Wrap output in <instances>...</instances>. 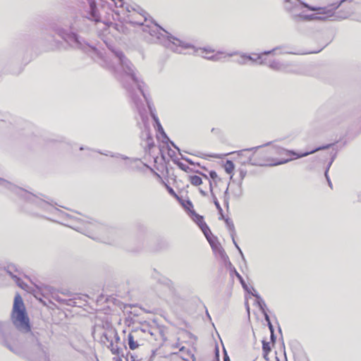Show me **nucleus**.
<instances>
[{"instance_id":"28","label":"nucleus","mask_w":361,"mask_h":361,"mask_svg":"<svg viewBox=\"0 0 361 361\" xmlns=\"http://www.w3.org/2000/svg\"><path fill=\"white\" fill-rule=\"evenodd\" d=\"M234 164L231 160H227L225 165H224V169L226 172L228 174L231 173L234 170Z\"/></svg>"},{"instance_id":"15","label":"nucleus","mask_w":361,"mask_h":361,"mask_svg":"<svg viewBox=\"0 0 361 361\" xmlns=\"http://www.w3.org/2000/svg\"><path fill=\"white\" fill-rule=\"evenodd\" d=\"M147 13L145 12L142 9H141L140 7H137V11L135 13H133L132 14H128L127 16L128 20L130 23L136 25L135 23H133L130 20L133 19L134 20H140L143 22V24H147L148 22Z\"/></svg>"},{"instance_id":"1","label":"nucleus","mask_w":361,"mask_h":361,"mask_svg":"<svg viewBox=\"0 0 361 361\" xmlns=\"http://www.w3.org/2000/svg\"><path fill=\"white\" fill-rule=\"evenodd\" d=\"M11 320L13 326L21 332L18 334L11 323L0 322V333L3 344L13 353L25 356L29 353L39 354L43 348L38 338V333L30 331V319L27 315L21 296L14 298Z\"/></svg>"},{"instance_id":"6","label":"nucleus","mask_w":361,"mask_h":361,"mask_svg":"<svg viewBox=\"0 0 361 361\" xmlns=\"http://www.w3.org/2000/svg\"><path fill=\"white\" fill-rule=\"evenodd\" d=\"M0 190H8L16 194L17 195L22 197L27 202L36 204L38 207L42 209L48 210L51 207L50 204L47 201L42 200V198L29 192L28 191L21 188L17 187L16 185L1 178H0Z\"/></svg>"},{"instance_id":"8","label":"nucleus","mask_w":361,"mask_h":361,"mask_svg":"<svg viewBox=\"0 0 361 361\" xmlns=\"http://www.w3.org/2000/svg\"><path fill=\"white\" fill-rule=\"evenodd\" d=\"M190 45L187 49L191 48L193 50V53L197 54V56H200L202 58H204L208 60H211L213 61H219L221 60L223 58H226V56L221 51H218L215 54L209 55V54H212L214 52V49H208V48H195L194 46L188 44ZM186 49V48H183V51Z\"/></svg>"},{"instance_id":"34","label":"nucleus","mask_w":361,"mask_h":361,"mask_svg":"<svg viewBox=\"0 0 361 361\" xmlns=\"http://www.w3.org/2000/svg\"><path fill=\"white\" fill-rule=\"evenodd\" d=\"M112 2L114 4V6L116 8H124L125 3L123 2V0H111Z\"/></svg>"},{"instance_id":"41","label":"nucleus","mask_w":361,"mask_h":361,"mask_svg":"<svg viewBox=\"0 0 361 361\" xmlns=\"http://www.w3.org/2000/svg\"><path fill=\"white\" fill-rule=\"evenodd\" d=\"M262 314L264 316V319H265L266 322H267V324H269V322H271V321H270L268 314L267 313L266 311L263 312Z\"/></svg>"},{"instance_id":"33","label":"nucleus","mask_w":361,"mask_h":361,"mask_svg":"<svg viewBox=\"0 0 361 361\" xmlns=\"http://www.w3.org/2000/svg\"><path fill=\"white\" fill-rule=\"evenodd\" d=\"M234 271H235V276L238 277V279L240 280L243 287L245 289V290H247V286L245 283V282L244 281L243 277L239 274V273L234 269Z\"/></svg>"},{"instance_id":"30","label":"nucleus","mask_w":361,"mask_h":361,"mask_svg":"<svg viewBox=\"0 0 361 361\" xmlns=\"http://www.w3.org/2000/svg\"><path fill=\"white\" fill-rule=\"evenodd\" d=\"M214 203L219 214L221 215V218L224 219L223 209H222L219 201L217 200V199L216 197H214Z\"/></svg>"},{"instance_id":"52","label":"nucleus","mask_w":361,"mask_h":361,"mask_svg":"<svg viewBox=\"0 0 361 361\" xmlns=\"http://www.w3.org/2000/svg\"><path fill=\"white\" fill-rule=\"evenodd\" d=\"M221 255H222V256H226V255L225 252H224L223 250H221Z\"/></svg>"},{"instance_id":"39","label":"nucleus","mask_w":361,"mask_h":361,"mask_svg":"<svg viewBox=\"0 0 361 361\" xmlns=\"http://www.w3.org/2000/svg\"><path fill=\"white\" fill-rule=\"evenodd\" d=\"M209 174V177L213 180H215L218 177L217 173L214 171H210Z\"/></svg>"},{"instance_id":"10","label":"nucleus","mask_w":361,"mask_h":361,"mask_svg":"<svg viewBox=\"0 0 361 361\" xmlns=\"http://www.w3.org/2000/svg\"><path fill=\"white\" fill-rule=\"evenodd\" d=\"M105 339L109 343L108 348L114 355H119L122 353V349L118 345L120 337L115 330L109 331L104 335Z\"/></svg>"},{"instance_id":"35","label":"nucleus","mask_w":361,"mask_h":361,"mask_svg":"<svg viewBox=\"0 0 361 361\" xmlns=\"http://www.w3.org/2000/svg\"><path fill=\"white\" fill-rule=\"evenodd\" d=\"M129 357L130 358L131 361H144L142 358L138 359L137 356H136L133 354H131V353H128L127 355V360L128 361Z\"/></svg>"},{"instance_id":"38","label":"nucleus","mask_w":361,"mask_h":361,"mask_svg":"<svg viewBox=\"0 0 361 361\" xmlns=\"http://www.w3.org/2000/svg\"><path fill=\"white\" fill-rule=\"evenodd\" d=\"M183 206L185 209H190V208H192L193 207V205H192V202L190 200H187L185 204L183 203Z\"/></svg>"},{"instance_id":"9","label":"nucleus","mask_w":361,"mask_h":361,"mask_svg":"<svg viewBox=\"0 0 361 361\" xmlns=\"http://www.w3.org/2000/svg\"><path fill=\"white\" fill-rule=\"evenodd\" d=\"M190 215L192 219L197 223L200 228L202 230V233L205 235L206 238L210 243L213 249L216 248V246L212 240L211 235L212 233L209 228L207 226V224L204 221L203 217L199 214H197L194 210L190 211Z\"/></svg>"},{"instance_id":"5","label":"nucleus","mask_w":361,"mask_h":361,"mask_svg":"<svg viewBox=\"0 0 361 361\" xmlns=\"http://www.w3.org/2000/svg\"><path fill=\"white\" fill-rule=\"evenodd\" d=\"M355 0H341L337 4H334L328 7H317L312 6L307 4H304V6L309 11H317L315 13L305 14L302 16L301 22L304 21H312V20H341L345 19L351 16L354 13V9L349 8L346 11H338L336 10L340 6L344 3L348 2L352 3Z\"/></svg>"},{"instance_id":"57","label":"nucleus","mask_w":361,"mask_h":361,"mask_svg":"<svg viewBox=\"0 0 361 361\" xmlns=\"http://www.w3.org/2000/svg\"><path fill=\"white\" fill-rule=\"evenodd\" d=\"M80 150H82V149H84V148H83L82 147H81L80 148Z\"/></svg>"},{"instance_id":"58","label":"nucleus","mask_w":361,"mask_h":361,"mask_svg":"<svg viewBox=\"0 0 361 361\" xmlns=\"http://www.w3.org/2000/svg\"><path fill=\"white\" fill-rule=\"evenodd\" d=\"M360 21H361V18L359 19Z\"/></svg>"},{"instance_id":"14","label":"nucleus","mask_w":361,"mask_h":361,"mask_svg":"<svg viewBox=\"0 0 361 361\" xmlns=\"http://www.w3.org/2000/svg\"><path fill=\"white\" fill-rule=\"evenodd\" d=\"M145 331L142 329L140 330H135L133 331L131 333H130L128 336V343L129 345V348L131 350L136 349L139 345H140V343L139 342V337L141 334H144Z\"/></svg>"},{"instance_id":"32","label":"nucleus","mask_w":361,"mask_h":361,"mask_svg":"<svg viewBox=\"0 0 361 361\" xmlns=\"http://www.w3.org/2000/svg\"><path fill=\"white\" fill-rule=\"evenodd\" d=\"M99 153L102 154H104L106 156H111V157H120L123 159H128V157L124 156V155H122V154H109V153H102L101 152H99Z\"/></svg>"},{"instance_id":"16","label":"nucleus","mask_w":361,"mask_h":361,"mask_svg":"<svg viewBox=\"0 0 361 361\" xmlns=\"http://www.w3.org/2000/svg\"><path fill=\"white\" fill-rule=\"evenodd\" d=\"M264 54H273V55H280V54H295L296 53L290 50V47L288 45L283 44L278 47H274V49L263 51Z\"/></svg>"},{"instance_id":"4","label":"nucleus","mask_w":361,"mask_h":361,"mask_svg":"<svg viewBox=\"0 0 361 361\" xmlns=\"http://www.w3.org/2000/svg\"><path fill=\"white\" fill-rule=\"evenodd\" d=\"M133 23H135L142 26L143 32L148 33L151 37L153 42H161L166 48L174 52L182 54L183 49L189 47L188 43H185L180 39L169 35L166 31L162 29L159 25L149 21L152 25L143 24L142 21L130 20Z\"/></svg>"},{"instance_id":"27","label":"nucleus","mask_w":361,"mask_h":361,"mask_svg":"<svg viewBox=\"0 0 361 361\" xmlns=\"http://www.w3.org/2000/svg\"><path fill=\"white\" fill-rule=\"evenodd\" d=\"M336 153L335 152V153H334V154L332 156L330 162L329 163V164H328V166H327V168H326V171H325V173H324L325 177H326V180H327V182H328V184H329V187H330L331 188H332V183H331V180H330V178H329V175H328V171H329V168H330V166H331V164L333 163V161H334V159H335V157H336Z\"/></svg>"},{"instance_id":"21","label":"nucleus","mask_w":361,"mask_h":361,"mask_svg":"<svg viewBox=\"0 0 361 361\" xmlns=\"http://www.w3.org/2000/svg\"><path fill=\"white\" fill-rule=\"evenodd\" d=\"M300 0H285L284 8L287 12L290 13L296 6H300Z\"/></svg>"},{"instance_id":"7","label":"nucleus","mask_w":361,"mask_h":361,"mask_svg":"<svg viewBox=\"0 0 361 361\" xmlns=\"http://www.w3.org/2000/svg\"><path fill=\"white\" fill-rule=\"evenodd\" d=\"M51 30L70 46L78 49H85L82 41L75 33V31L78 29L75 28L73 25L63 27L60 25L56 24L51 27Z\"/></svg>"},{"instance_id":"42","label":"nucleus","mask_w":361,"mask_h":361,"mask_svg":"<svg viewBox=\"0 0 361 361\" xmlns=\"http://www.w3.org/2000/svg\"><path fill=\"white\" fill-rule=\"evenodd\" d=\"M168 191L171 195H172L176 197H178L177 195L176 194V192H174V190H173V188H171V187H168Z\"/></svg>"},{"instance_id":"51","label":"nucleus","mask_w":361,"mask_h":361,"mask_svg":"<svg viewBox=\"0 0 361 361\" xmlns=\"http://www.w3.org/2000/svg\"><path fill=\"white\" fill-rule=\"evenodd\" d=\"M200 193H201L202 195H204V196H205V195H206V192H205L204 190H200Z\"/></svg>"},{"instance_id":"23","label":"nucleus","mask_w":361,"mask_h":361,"mask_svg":"<svg viewBox=\"0 0 361 361\" xmlns=\"http://www.w3.org/2000/svg\"><path fill=\"white\" fill-rule=\"evenodd\" d=\"M235 55H239L240 59L236 61V62L240 65H245L247 63V58L243 56V55H246V54L244 53H240L238 51H235L231 54H228L226 55V56H233Z\"/></svg>"},{"instance_id":"50","label":"nucleus","mask_w":361,"mask_h":361,"mask_svg":"<svg viewBox=\"0 0 361 361\" xmlns=\"http://www.w3.org/2000/svg\"><path fill=\"white\" fill-rule=\"evenodd\" d=\"M170 142H171V145H172L174 148H176V149H177L178 151H180L179 148H178V147H177V146H176V145H175L172 141H170Z\"/></svg>"},{"instance_id":"40","label":"nucleus","mask_w":361,"mask_h":361,"mask_svg":"<svg viewBox=\"0 0 361 361\" xmlns=\"http://www.w3.org/2000/svg\"><path fill=\"white\" fill-rule=\"evenodd\" d=\"M200 174L208 181V183L209 184L210 190H212V181L209 180V178L207 175L203 174L202 173H200Z\"/></svg>"},{"instance_id":"13","label":"nucleus","mask_w":361,"mask_h":361,"mask_svg":"<svg viewBox=\"0 0 361 361\" xmlns=\"http://www.w3.org/2000/svg\"><path fill=\"white\" fill-rule=\"evenodd\" d=\"M88 11L84 16L85 18H87L95 23L100 21V15L99 13L96 3L94 0H88Z\"/></svg>"},{"instance_id":"24","label":"nucleus","mask_w":361,"mask_h":361,"mask_svg":"<svg viewBox=\"0 0 361 361\" xmlns=\"http://www.w3.org/2000/svg\"><path fill=\"white\" fill-rule=\"evenodd\" d=\"M252 295L254 297H255V298L257 300V303L261 312H263L266 311L265 310L266 304H265L264 301L263 300V299L260 297V295L257 293H252Z\"/></svg>"},{"instance_id":"46","label":"nucleus","mask_w":361,"mask_h":361,"mask_svg":"<svg viewBox=\"0 0 361 361\" xmlns=\"http://www.w3.org/2000/svg\"><path fill=\"white\" fill-rule=\"evenodd\" d=\"M182 159L185 161H186L188 164H193V162L188 158H185V157H182Z\"/></svg>"},{"instance_id":"22","label":"nucleus","mask_w":361,"mask_h":361,"mask_svg":"<svg viewBox=\"0 0 361 361\" xmlns=\"http://www.w3.org/2000/svg\"><path fill=\"white\" fill-rule=\"evenodd\" d=\"M151 116L156 123L158 132L163 136V137L164 139H166L167 141L169 140V137H167L166 134L165 133V132L159 121L158 117L152 111H151Z\"/></svg>"},{"instance_id":"55","label":"nucleus","mask_w":361,"mask_h":361,"mask_svg":"<svg viewBox=\"0 0 361 361\" xmlns=\"http://www.w3.org/2000/svg\"><path fill=\"white\" fill-rule=\"evenodd\" d=\"M225 203H226V206L228 207V201H226V202H225Z\"/></svg>"},{"instance_id":"54","label":"nucleus","mask_w":361,"mask_h":361,"mask_svg":"<svg viewBox=\"0 0 361 361\" xmlns=\"http://www.w3.org/2000/svg\"><path fill=\"white\" fill-rule=\"evenodd\" d=\"M184 349H185V347H182V348H180V351H183Z\"/></svg>"},{"instance_id":"20","label":"nucleus","mask_w":361,"mask_h":361,"mask_svg":"<svg viewBox=\"0 0 361 361\" xmlns=\"http://www.w3.org/2000/svg\"><path fill=\"white\" fill-rule=\"evenodd\" d=\"M17 271L14 265H8L6 269V272L11 276V277L16 281V283L21 288H23V283L19 277L17 276L14 272Z\"/></svg>"},{"instance_id":"25","label":"nucleus","mask_w":361,"mask_h":361,"mask_svg":"<svg viewBox=\"0 0 361 361\" xmlns=\"http://www.w3.org/2000/svg\"><path fill=\"white\" fill-rule=\"evenodd\" d=\"M190 183L195 186H198L202 183V179L200 176L197 175L189 176Z\"/></svg>"},{"instance_id":"48","label":"nucleus","mask_w":361,"mask_h":361,"mask_svg":"<svg viewBox=\"0 0 361 361\" xmlns=\"http://www.w3.org/2000/svg\"><path fill=\"white\" fill-rule=\"evenodd\" d=\"M216 359L217 360L216 361H219V350L217 348H216Z\"/></svg>"},{"instance_id":"19","label":"nucleus","mask_w":361,"mask_h":361,"mask_svg":"<svg viewBox=\"0 0 361 361\" xmlns=\"http://www.w3.org/2000/svg\"><path fill=\"white\" fill-rule=\"evenodd\" d=\"M264 55L263 52H262L261 54H252V55L246 54L243 55V56L247 57V60L253 63H257L259 65H267L266 59H263Z\"/></svg>"},{"instance_id":"37","label":"nucleus","mask_w":361,"mask_h":361,"mask_svg":"<svg viewBox=\"0 0 361 361\" xmlns=\"http://www.w3.org/2000/svg\"><path fill=\"white\" fill-rule=\"evenodd\" d=\"M232 240H233V243H234L235 246L236 247V248L238 250L242 258L243 259H245V257H244V255L243 254V252L241 251L240 248L239 247V246L238 245V244L236 243L235 240V235L233 236V239L232 238Z\"/></svg>"},{"instance_id":"26","label":"nucleus","mask_w":361,"mask_h":361,"mask_svg":"<svg viewBox=\"0 0 361 361\" xmlns=\"http://www.w3.org/2000/svg\"><path fill=\"white\" fill-rule=\"evenodd\" d=\"M226 224L230 231L231 238L233 239V236L235 235V227L233 221L230 219H225Z\"/></svg>"},{"instance_id":"47","label":"nucleus","mask_w":361,"mask_h":361,"mask_svg":"<svg viewBox=\"0 0 361 361\" xmlns=\"http://www.w3.org/2000/svg\"><path fill=\"white\" fill-rule=\"evenodd\" d=\"M271 341H272L273 342H274V341H275V340H276V337H275V336H274V331H271Z\"/></svg>"},{"instance_id":"11","label":"nucleus","mask_w":361,"mask_h":361,"mask_svg":"<svg viewBox=\"0 0 361 361\" xmlns=\"http://www.w3.org/2000/svg\"><path fill=\"white\" fill-rule=\"evenodd\" d=\"M87 51L90 53L91 57L97 61L98 63L101 64V66L104 67H106L108 68H114L113 63L111 61H109L106 56H104L103 53L94 47L87 46Z\"/></svg>"},{"instance_id":"45","label":"nucleus","mask_w":361,"mask_h":361,"mask_svg":"<svg viewBox=\"0 0 361 361\" xmlns=\"http://www.w3.org/2000/svg\"><path fill=\"white\" fill-rule=\"evenodd\" d=\"M224 361H230L229 357L227 355L226 351L225 350H224Z\"/></svg>"},{"instance_id":"18","label":"nucleus","mask_w":361,"mask_h":361,"mask_svg":"<svg viewBox=\"0 0 361 361\" xmlns=\"http://www.w3.org/2000/svg\"><path fill=\"white\" fill-rule=\"evenodd\" d=\"M305 2L300 1V6H296L295 8L290 13L291 18L295 22H301L302 16H304L305 11L303 8H305L304 6Z\"/></svg>"},{"instance_id":"29","label":"nucleus","mask_w":361,"mask_h":361,"mask_svg":"<svg viewBox=\"0 0 361 361\" xmlns=\"http://www.w3.org/2000/svg\"><path fill=\"white\" fill-rule=\"evenodd\" d=\"M137 7L138 6H131L125 3L124 8H123L125 9L126 12L129 13V14H132L133 13L137 11Z\"/></svg>"},{"instance_id":"49","label":"nucleus","mask_w":361,"mask_h":361,"mask_svg":"<svg viewBox=\"0 0 361 361\" xmlns=\"http://www.w3.org/2000/svg\"><path fill=\"white\" fill-rule=\"evenodd\" d=\"M154 353H155L154 351H152V353L150 357L148 359L147 361H152V359H153V357L154 355Z\"/></svg>"},{"instance_id":"12","label":"nucleus","mask_w":361,"mask_h":361,"mask_svg":"<svg viewBox=\"0 0 361 361\" xmlns=\"http://www.w3.org/2000/svg\"><path fill=\"white\" fill-rule=\"evenodd\" d=\"M80 229L81 232H84L86 235L94 238L93 234H100L104 230V227L96 221H88L85 223L84 228H81Z\"/></svg>"},{"instance_id":"17","label":"nucleus","mask_w":361,"mask_h":361,"mask_svg":"<svg viewBox=\"0 0 361 361\" xmlns=\"http://www.w3.org/2000/svg\"><path fill=\"white\" fill-rule=\"evenodd\" d=\"M267 64L273 71H283L286 73H290L291 71L288 69V64H285L279 60L273 59L269 61Z\"/></svg>"},{"instance_id":"43","label":"nucleus","mask_w":361,"mask_h":361,"mask_svg":"<svg viewBox=\"0 0 361 361\" xmlns=\"http://www.w3.org/2000/svg\"><path fill=\"white\" fill-rule=\"evenodd\" d=\"M267 325H268V327H269V329L270 330V332L274 331V326H273V325H272L271 322H269V324H267Z\"/></svg>"},{"instance_id":"53","label":"nucleus","mask_w":361,"mask_h":361,"mask_svg":"<svg viewBox=\"0 0 361 361\" xmlns=\"http://www.w3.org/2000/svg\"><path fill=\"white\" fill-rule=\"evenodd\" d=\"M247 311L248 312V314H250V307L248 305H247Z\"/></svg>"},{"instance_id":"2","label":"nucleus","mask_w":361,"mask_h":361,"mask_svg":"<svg viewBox=\"0 0 361 361\" xmlns=\"http://www.w3.org/2000/svg\"><path fill=\"white\" fill-rule=\"evenodd\" d=\"M271 145V147L268 150V153L271 154H276L280 157H281L279 159H274L273 158L262 156L260 157H256L255 155V153H253L251 156H249L247 157V160L246 161H244V164H248L252 166H274L278 165H281L288 163V161H291L292 159L289 157L294 155L296 156L297 158L303 157L305 156H307L309 154H313L317 151L323 150L326 149H329L331 146L333 145V144H328L326 145H323L321 147H319L311 152H307L302 154H298L294 151L291 150H287L283 147H281L276 145H271V142H267L264 145L245 149L243 150H240L238 152V154L239 156H243L244 153L247 152L254 151L255 152L257 149L265 147V146H269Z\"/></svg>"},{"instance_id":"36","label":"nucleus","mask_w":361,"mask_h":361,"mask_svg":"<svg viewBox=\"0 0 361 361\" xmlns=\"http://www.w3.org/2000/svg\"><path fill=\"white\" fill-rule=\"evenodd\" d=\"M177 165L183 171H188V170L190 169V167L185 164H184L182 162H178L177 163Z\"/></svg>"},{"instance_id":"44","label":"nucleus","mask_w":361,"mask_h":361,"mask_svg":"<svg viewBox=\"0 0 361 361\" xmlns=\"http://www.w3.org/2000/svg\"><path fill=\"white\" fill-rule=\"evenodd\" d=\"M269 353V352L263 353V357L266 361H270L269 358L268 357Z\"/></svg>"},{"instance_id":"3","label":"nucleus","mask_w":361,"mask_h":361,"mask_svg":"<svg viewBox=\"0 0 361 361\" xmlns=\"http://www.w3.org/2000/svg\"><path fill=\"white\" fill-rule=\"evenodd\" d=\"M114 56V59L118 62L123 72L122 82L123 87L130 94L132 99L140 109L141 102L139 101L138 97L142 95L146 98L145 94L142 89L143 82L140 80L134 69V66L131 62L126 58L122 51L118 50H111Z\"/></svg>"},{"instance_id":"56","label":"nucleus","mask_w":361,"mask_h":361,"mask_svg":"<svg viewBox=\"0 0 361 361\" xmlns=\"http://www.w3.org/2000/svg\"><path fill=\"white\" fill-rule=\"evenodd\" d=\"M228 192V189L225 191V195H226Z\"/></svg>"},{"instance_id":"31","label":"nucleus","mask_w":361,"mask_h":361,"mask_svg":"<svg viewBox=\"0 0 361 361\" xmlns=\"http://www.w3.org/2000/svg\"><path fill=\"white\" fill-rule=\"evenodd\" d=\"M262 350H263V353H266V352L270 353L271 346H270L269 342H267L265 341H262Z\"/></svg>"}]
</instances>
